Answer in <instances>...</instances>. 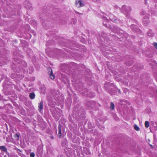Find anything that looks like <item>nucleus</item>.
Masks as SVG:
<instances>
[{
    "label": "nucleus",
    "mask_w": 157,
    "mask_h": 157,
    "mask_svg": "<svg viewBox=\"0 0 157 157\" xmlns=\"http://www.w3.org/2000/svg\"><path fill=\"white\" fill-rule=\"evenodd\" d=\"M103 25L105 27L108 28L109 27L108 26V25L106 23V22H107V24L109 23V21L108 19L105 17H103Z\"/></svg>",
    "instance_id": "nucleus-9"
},
{
    "label": "nucleus",
    "mask_w": 157,
    "mask_h": 157,
    "mask_svg": "<svg viewBox=\"0 0 157 157\" xmlns=\"http://www.w3.org/2000/svg\"><path fill=\"white\" fill-rule=\"evenodd\" d=\"M156 80H157V77H156Z\"/></svg>",
    "instance_id": "nucleus-37"
},
{
    "label": "nucleus",
    "mask_w": 157,
    "mask_h": 157,
    "mask_svg": "<svg viewBox=\"0 0 157 157\" xmlns=\"http://www.w3.org/2000/svg\"><path fill=\"white\" fill-rule=\"evenodd\" d=\"M131 27L132 29L134 31L136 32L138 31V30H139V29H138L137 28V27L134 24H131Z\"/></svg>",
    "instance_id": "nucleus-11"
},
{
    "label": "nucleus",
    "mask_w": 157,
    "mask_h": 157,
    "mask_svg": "<svg viewBox=\"0 0 157 157\" xmlns=\"http://www.w3.org/2000/svg\"><path fill=\"white\" fill-rule=\"evenodd\" d=\"M68 81V80L67 79V78H66V81H65V82H64V83H66V82H67Z\"/></svg>",
    "instance_id": "nucleus-29"
},
{
    "label": "nucleus",
    "mask_w": 157,
    "mask_h": 157,
    "mask_svg": "<svg viewBox=\"0 0 157 157\" xmlns=\"http://www.w3.org/2000/svg\"><path fill=\"white\" fill-rule=\"evenodd\" d=\"M45 87H44V86H43V91H42L43 94H44V93L45 92Z\"/></svg>",
    "instance_id": "nucleus-25"
},
{
    "label": "nucleus",
    "mask_w": 157,
    "mask_h": 157,
    "mask_svg": "<svg viewBox=\"0 0 157 157\" xmlns=\"http://www.w3.org/2000/svg\"><path fill=\"white\" fill-rule=\"evenodd\" d=\"M147 35L148 36L152 37L153 35V33L151 30H149L147 33Z\"/></svg>",
    "instance_id": "nucleus-16"
},
{
    "label": "nucleus",
    "mask_w": 157,
    "mask_h": 157,
    "mask_svg": "<svg viewBox=\"0 0 157 157\" xmlns=\"http://www.w3.org/2000/svg\"><path fill=\"white\" fill-rule=\"evenodd\" d=\"M149 145H150V146L151 147V148H153V146H152V145H151V144H149Z\"/></svg>",
    "instance_id": "nucleus-30"
},
{
    "label": "nucleus",
    "mask_w": 157,
    "mask_h": 157,
    "mask_svg": "<svg viewBox=\"0 0 157 157\" xmlns=\"http://www.w3.org/2000/svg\"><path fill=\"white\" fill-rule=\"evenodd\" d=\"M147 0H145V3L146 4H147Z\"/></svg>",
    "instance_id": "nucleus-31"
},
{
    "label": "nucleus",
    "mask_w": 157,
    "mask_h": 157,
    "mask_svg": "<svg viewBox=\"0 0 157 157\" xmlns=\"http://www.w3.org/2000/svg\"><path fill=\"white\" fill-rule=\"evenodd\" d=\"M141 14L142 15H145L144 17V18L143 20V21L144 24L146 25L149 22L148 20V14H146L145 12L143 11L141 12Z\"/></svg>",
    "instance_id": "nucleus-4"
},
{
    "label": "nucleus",
    "mask_w": 157,
    "mask_h": 157,
    "mask_svg": "<svg viewBox=\"0 0 157 157\" xmlns=\"http://www.w3.org/2000/svg\"><path fill=\"white\" fill-rule=\"evenodd\" d=\"M76 13H77V14L79 13L78 12H76Z\"/></svg>",
    "instance_id": "nucleus-32"
},
{
    "label": "nucleus",
    "mask_w": 157,
    "mask_h": 157,
    "mask_svg": "<svg viewBox=\"0 0 157 157\" xmlns=\"http://www.w3.org/2000/svg\"><path fill=\"white\" fill-rule=\"evenodd\" d=\"M67 144V142L66 139H64L63 142L62 143V145L63 146L66 147Z\"/></svg>",
    "instance_id": "nucleus-15"
},
{
    "label": "nucleus",
    "mask_w": 157,
    "mask_h": 157,
    "mask_svg": "<svg viewBox=\"0 0 157 157\" xmlns=\"http://www.w3.org/2000/svg\"><path fill=\"white\" fill-rule=\"evenodd\" d=\"M29 96L31 99H33L35 98V95L34 93L32 92L29 94Z\"/></svg>",
    "instance_id": "nucleus-13"
},
{
    "label": "nucleus",
    "mask_w": 157,
    "mask_h": 157,
    "mask_svg": "<svg viewBox=\"0 0 157 157\" xmlns=\"http://www.w3.org/2000/svg\"><path fill=\"white\" fill-rule=\"evenodd\" d=\"M25 6L28 9H30L31 7V4L29 1H26L24 3Z\"/></svg>",
    "instance_id": "nucleus-8"
},
{
    "label": "nucleus",
    "mask_w": 157,
    "mask_h": 157,
    "mask_svg": "<svg viewBox=\"0 0 157 157\" xmlns=\"http://www.w3.org/2000/svg\"><path fill=\"white\" fill-rule=\"evenodd\" d=\"M154 45L156 48L157 49V43H154Z\"/></svg>",
    "instance_id": "nucleus-24"
},
{
    "label": "nucleus",
    "mask_w": 157,
    "mask_h": 157,
    "mask_svg": "<svg viewBox=\"0 0 157 157\" xmlns=\"http://www.w3.org/2000/svg\"><path fill=\"white\" fill-rule=\"evenodd\" d=\"M112 31L114 33H116L118 32L117 30H112Z\"/></svg>",
    "instance_id": "nucleus-26"
},
{
    "label": "nucleus",
    "mask_w": 157,
    "mask_h": 157,
    "mask_svg": "<svg viewBox=\"0 0 157 157\" xmlns=\"http://www.w3.org/2000/svg\"><path fill=\"white\" fill-rule=\"evenodd\" d=\"M114 104L113 102H111V105L110 106V108L111 109L113 110V109H114Z\"/></svg>",
    "instance_id": "nucleus-20"
},
{
    "label": "nucleus",
    "mask_w": 157,
    "mask_h": 157,
    "mask_svg": "<svg viewBox=\"0 0 157 157\" xmlns=\"http://www.w3.org/2000/svg\"><path fill=\"white\" fill-rule=\"evenodd\" d=\"M34 70L33 67H30L29 70H27V72H29V73L31 74L33 71Z\"/></svg>",
    "instance_id": "nucleus-17"
},
{
    "label": "nucleus",
    "mask_w": 157,
    "mask_h": 157,
    "mask_svg": "<svg viewBox=\"0 0 157 157\" xmlns=\"http://www.w3.org/2000/svg\"><path fill=\"white\" fill-rule=\"evenodd\" d=\"M2 0H0V3L2 7H4L3 8V10L5 13L7 15V17H10V15H15L14 10H12V9L11 8V6H9L7 3V1L6 0H4V2ZM5 17L6 16H5Z\"/></svg>",
    "instance_id": "nucleus-1"
},
{
    "label": "nucleus",
    "mask_w": 157,
    "mask_h": 157,
    "mask_svg": "<svg viewBox=\"0 0 157 157\" xmlns=\"http://www.w3.org/2000/svg\"><path fill=\"white\" fill-rule=\"evenodd\" d=\"M79 14H80V15H82V14L81 13H79Z\"/></svg>",
    "instance_id": "nucleus-35"
},
{
    "label": "nucleus",
    "mask_w": 157,
    "mask_h": 157,
    "mask_svg": "<svg viewBox=\"0 0 157 157\" xmlns=\"http://www.w3.org/2000/svg\"><path fill=\"white\" fill-rule=\"evenodd\" d=\"M117 9L119 10L121 12L125 14L127 17L129 19L131 18V17H130V13L132 10V9L130 6L124 5L122 6L121 9L119 7H118Z\"/></svg>",
    "instance_id": "nucleus-3"
},
{
    "label": "nucleus",
    "mask_w": 157,
    "mask_h": 157,
    "mask_svg": "<svg viewBox=\"0 0 157 157\" xmlns=\"http://www.w3.org/2000/svg\"><path fill=\"white\" fill-rule=\"evenodd\" d=\"M145 127L146 128H148L149 126V123L148 121H146L145 123Z\"/></svg>",
    "instance_id": "nucleus-19"
},
{
    "label": "nucleus",
    "mask_w": 157,
    "mask_h": 157,
    "mask_svg": "<svg viewBox=\"0 0 157 157\" xmlns=\"http://www.w3.org/2000/svg\"><path fill=\"white\" fill-rule=\"evenodd\" d=\"M35 155V154L33 152H31L30 154V157H34Z\"/></svg>",
    "instance_id": "nucleus-22"
},
{
    "label": "nucleus",
    "mask_w": 157,
    "mask_h": 157,
    "mask_svg": "<svg viewBox=\"0 0 157 157\" xmlns=\"http://www.w3.org/2000/svg\"><path fill=\"white\" fill-rule=\"evenodd\" d=\"M109 18L112 21H113L115 23H118L120 22L119 19H118L115 16L112 14L109 15Z\"/></svg>",
    "instance_id": "nucleus-5"
},
{
    "label": "nucleus",
    "mask_w": 157,
    "mask_h": 157,
    "mask_svg": "<svg viewBox=\"0 0 157 157\" xmlns=\"http://www.w3.org/2000/svg\"><path fill=\"white\" fill-rule=\"evenodd\" d=\"M0 149L5 152H7V148L5 146H0Z\"/></svg>",
    "instance_id": "nucleus-14"
},
{
    "label": "nucleus",
    "mask_w": 157,
    "mask_h": 157,
    "mask_svg": "<svg viewBox=\"0 0 157 157\" xmlns=\"http://www.w3.org/2000/svg\"><path fill=\"white\" fill-rule=\"evenodd\" d=\"M134 128L135 129L136 131H138L140 129L139 127L136 124L134 125Z\"/></svg>",
    "instance_id": "nucleus-21"
},
{
    "label": "nucleus",
    "mask_w": 157,
    "mask_h": 157,
    "mask_svg": "<svg viewBox=\"0 0 157 157\" xmlns=\"http://www.w3.org/2000/svg\"><path fill=\"white\" fill-rule=\"evenodd\" d=\"M156 92H157V90H156Z\"/></svg>",
    "instance_id": "nucleus-38"
},
{
    "label": "nucleus",
    "mask_w": 157,
    "mask_h": 157,
    "mask_svg": "<svg viewBox=\"0 0 157 157\" xmlns=\"http://www.w3.org/2000/svg\"><path fill=\"white\" fill-rule=\"evenodd\" d=\"M43 102L42 101H41L38 107H39V111L40 112H41L42 111V110L43 109Z\"/></svg>",
    "instance_id": "nucleus-10"
},
{
    "label": "nucleus",
    "mask_w": 157,
    "mask_h": 157,
    "mask_svg": "<svg viewBox=\"0 0 157 157\" xmlns=\"http://www.w3.org/2000/svg\"><path fill=\"white\" fill-rule=\"evenodd\" d=\"M119 93H121L120 90H119Z\"/></svg>",
    "instance_id": "nucleus-33"
},
{
    "label": "nucleus",
    "mask_w": 157,
    "mask_h": 157,
    "mask_svg": "<svg viewBox=\"0 0 157 157\" xmlns=\"http://www.w3.org/2000/svg\"><path fill=\"white\" fill-rule=\"evenodd\" d=\"M75 4L77 7H80L84 6V2L81 0H76L75 2Z\"/></svg>",
    "instance_id": "nucleus-6"
},
{
    "label": "nucleus",
    "mask_w": 157,
    "mask_h": 157,
    "mask_svg": "<svg viewBox=\"0 0 157 157\" xmlns=\"http://www.w3.org/2000/svg\"><path fill=\"white\" fill-rule=\"evenodd\" d=\"M71 22V23H72L73 24H75V23L76 22V20L75 19H73L72 20V21Z\"/></svg>",
    "instance_id": "nucleus-23"
},
{
    "label": "nucleus",
    "mask_w": 157,
    "mask_h": 157,
    "mask_svg": "<svg viewBox=\"0 0 157 157\" xmlns=\"http://www.w3.org/2000/svg\"><path fill=\"white\" fill-rule=\"evenodd\" d=\"M48 70L49 71L48 73L49 75L50 78L52 79H54L55 78V76L53 74L52 69L51 68L49 67L48 68Z\"/></svg>",
    "instance_id": "nucleus-7"
},
{
    "label": "nucleus",
    "mask_w": 157,
    "mask_h": 157,
    "mask_svg": "<svg viewBox=\"0 0 157 157\" xmlns=\"http://www.w3.org/2000/svg\"><path fill=\"white\" fill-rule=\"evenodd\" d=\"M15 136H16L17 137V139H18V138H19V134H16L15 135Z\"/></svg>",
    "instance_id": "nucleus-27"
},
{
    "label": "nucleus",
    "mask_w": 157,
    "mask_h": 157,
    "mask_svg": "<svg viewBox=\"0 0 157 157\" xmlns=\"http://www.w3.org/2000/svg\"><path fill=\"white\" fill-rule=\"evenodd\" d=\"M70 135H71V133H70Z\"/></svg>",
    "instance_id": "nucleus-36"
},
{
    "label": "nucleus",
    "mask_w": 157,
    "mask_h": 157,
    "mask_svg": "<svg viewBox=\"0 0 157 157\" xmlns=\"http://www.w3.org/2000/svg\"><path fill=\"white\" fill-rule=\"evenodd\" d=\"M133 21L134 22H136V21H135V20L134 19H131V20H130V21Z\"/></svg>",
    "instance_id": "nucleus-28"
},
{
    "label": "nucleus",
    "mask_w": 157,
    "mask_h": 157,
    "mask_svg": "<svg viewBox=\"0 0 157 157\" xmlns=\"http://www.w3.org/2000/svg\"><path fill=\"white\" fill-rule=\"evenodd\" d=\"M58 129L59 130V133L58 136L59 138H60L61 136V126L60 124H59L58 127Z\"/></svg>",
    "instance_id": "nucleus-12"
},
{
    "label": "nucleus",
    "mask_w": 157,
    "mask_h": 157,
    "mask_svg": "<svg viewBox=\"0 0 157 157\" xmlns=\"http://www.w3.org/2000/svg\"><path fill=\"white\" fill-rule=\"evenodd\" d=\"M51 138L53 139L54 138V137H52Z\"/></svg>",
    "instance_id": "nucleus-34"
},
{
    "label": "nucleus",
    "mask_w": 157,
    "mask_h": 157,
    "mask_svg": "<svg viewBox=\"0 0 157 157\" xmlns=\"http://www.w3.org/2000/svg\"><path fill=\"white\" fill-rule=\"evenodd\" d=\"M13 59L18 64V65L21 67H19V66H18L20 68V70L21 71V69H22V71L23 73H24L25 72L24 68H26L27 66L26 62L21 59H19L18 58H17V57H14L13 58Z\"/></svg>",
    "instance_id": "nucleus-2"
},
{
    "label": "nucleus",
    "mask_w": 157,
    "mask_h": 157,
    "mask_svg": "<svg viewBox=\"0 0 157 157\" xmlns=\"http://www.w3.org/2000/svg\"><path fill=\"white\" fill-rule=\"evenodd\" d=\"M76 140L75 139L73 140V142L75 143H78L79 142V139L78 137H76Z\"/></svg>",
    "instance_id": "nucleus-18"
}]
</instances>
